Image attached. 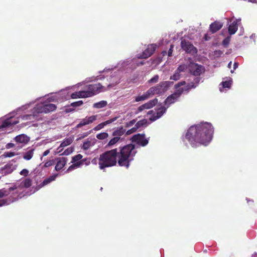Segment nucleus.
Returning a JSON list of instances; mask_svg holds the SVG:
<instances>
[{
    "label": "nucleus",
    "instance_id": "obj_1",
    "mask_svg": "<svg viewBox=\"0 0 257 257\" xmlns=\"http://www.w3.org/2000/svg\"><path fill=\"white\" fill-rule=\"evenodd\" d=\"M119 152L116 148L107 151L100 155L99 168L104 170L106 168L114 166L117 163L120 167L128 168L131 162L134 160L137 152L133 144H128L119 147Z\"/></svg>",
    "mask_w": 257,
    "mask_h": 257
},
{
    "label": "nucleus",
    "instance_id": "obj_2",
    "mask_svg": "<svg viewBox=\"0 0 257 257\" xmlns=\"http://www.w3.org/2000/svg\"><path fill=\"white\" fill-rule=\"evenodd\" d=\"M213 133L212 125L208 122L191 126L188 130L185 138L192 147L200 145L206 146L211 141Z\"/></svg>",
    "mask_w": 257,
    "mask_h": 257
},
{
    "label": "nucleus",
    "instance_id": "obj_3",
    "mask_svg": "<svg viewBox=\"0 0 257 257\" xmlns=\"http://www.w3.org/2000/svg\"><path fill=\"white\" fill-rule=\"evenodd\" d=\"M200 77H197L194 79L193 81L187 84H186L185 81L183 80L176 84L174 87L178 91H182V93L184 92L188 93L191 89L197 87L200 81Z\"/></svg>",
    "mask_w": 257,
    "mask_h": 257
},
{
    "label": "nucleus",
    "instance_id": "obj_4",
    "mask_svg": "<svg viewBox=\"0 0 257 257\" xmlns=\"http://www.w3.org/2000/svg\"><path fill=\"white\" fill-rule=\"evenodd\" d=\"M173 83V82L169 81H162L156 85L150 87L149 90L152 96L156 94L161 95L165 93Z\"/></svg>",
    "mask_w": 257,
    "mask_h": 257
},
{
    "label": "nucleus",
    "instance_id": "obj_5",
    "mask_svg": "<svg viewBox=\"0 0 257 257\" xmlns=\"http://www.w3.org/2000/svg\"><path fill=\"white\" fill-rule=\"evenodd\" d=\"M86 88L85 91L89 97L103 91L104 87L100 83H97L88 85Z\"/></svg>",
    "mask_w": 257,
    "mask_h": 257
},
{
    "label": "nucleus",
    "instance_id": "obj_6",
    "mask_svg": "<svg viewBox=\"0 0 257 257\" xmlns=\"http://www.w3.org/2000/svg\"><path fill=\"white\" fill-rule=\"evenodd\" d=\"M188 69L191 74L195 76H200L205 71L204 66L195 63H190Z\"/></svg>",
    "mask_w": 257,
    "mask_h": 257
},
{
    "label": "nucleus",
    "instance_id": "obj_7",
    "mask_svg": "<svg viewBox=\"0 0 257 257\" xmlns=\"http://www.w3.org/2000/svg\"><path fill=\"white\" fill-rule=\"evenodd\" d=\"M57 108L55 104L48 103L45 104L37 105L35 107V111L37 113H47L54 111Z\"/></svg>",
    "mask_w": 257,
    "mask_h": 257
},
{
    "label": "nucleus",
    "instance_id": "obj_8",
    "mask_svg": "<svg viewBox=\"0 0 257 257\" xmlns=\"http://www.w3.org/2000/svg\"><path fill=\"white\" fill-rule=\"evenodd\" d=\"M131 141L133 143H136L138 145L143 147L147 146L149 143L148 139H145V135L144 134H137L134 135Z\"/></svg>",
    "mask_w": 257,
    "mask_h": 257
},
{
    "label": "nucleus",
    "instance_id": "obj_9",
    "mask_svg": "<svg viewBox=\"0 0 257 257\" xmlns=\"http://www.w3.org/2000/svg\"><path fill=\"white\" fill-rule=\"evenodd\" d=\"M157 48L156 44L149 45L147 49L141 54L138 55L139 59H147L152 56L155 51Z\"/></svg>",
    "mask_w": 257,
    "mask_h": 257
},
{
    "label": "nucleus",
    "instance_id": "obj_10",
    "mask_svg": "<svg viewBox=\"0 0 257 257\" xmlns=\"http://www.w3.org/2000/svg\"><path fill=\"white\" fill-rule=\"evenodd\" d=\"M182 49L187 53L195 54L197 53L196 48L189 41L183 40L181 42Z\"/></svg>",
    "mask_w": 257,
    "mask_h": 257
},
{
    "label": "nucleus",
    "instance_id": "obj_11",
    "mask_svg": "<svg viewBox=\"0 0 257 257\" xmlns=\"http://www.w3.org/2000/svg\"><path fill=\"white\" fill-rule=\"evenodd\" d=\"M182 94V91H178L176 89V91L173 94L168 96L165 99L164 101L165 104L167 105V107H168L170 104L176 102Z\"/></svg>",
    "mask_w": 257,
    "mask_h": 257
},
{
    "label": "nucleus",
    "instance_id": "obj_12",
    "mask_svg": "<svg viewBox=\"0 0 257 257\" xmlns=\"http://www.w3.org/2000/svg\"><path fill=\"white\" fill-rule=\"evenodd\" d=\"M97 117V115H91L88 117L86 116L81 119L80 122L76 126V128H80L83 126L91 124L96 120Z\"/></svg>",
    "mask_w": 257,
    "mask_h": 257
},
{
    "label": "nucleus",
    "instance_id": "obj_13",
    "mask_svg": "<svg viewBox=\"0 0 257 257\" xmlns=\"http://www.w3.org/2000/svg\"><path fill=\"white\" fill-rule=\"evenodd\" d=\"M55 161H56V164L55 167V170L56 171H59L62 169L66 165L67 159L65 157L57 158L55 159Z\"/></svg>",
    "mask_w": 257,
    "mask_h": 257
},
{
    "label": "nucleus",
    "instance_id": "obj_14",
    "mask_svg": "<svg viewBox=\"0 0 257 257\" xmlns=\"http://www.w3.org/2000/svg\"><path fill=\"white\" fill-rule=\"evenodd\" d=\"M19 186L17 185H14L10 187L8 189H0V198L9 195L12 191H16V193H18L17 189Z\"/></svg>",
    "mask_w": 257,
    "mask_h": 257
},
{
    "label": "nucleus",
    "instance_id": "obj_15",
    "mask_svg": "<svg viewBox=\"0 0 257 257\" xmlns=\"http://www.w3.org/2000/svg\"><path fill=\"white\" fill-rule=\"evenodd\" d=\"M13 117H9L2 121V124L0 125V129L4 130L5 128L10 127L13 125L17 124L19 122L18 120H13Z\"/></svg>",
    "mask_w": 257,
    "mask_h": 257
},
{
    "label": "nucleus",
    "instance_id": "obj_16",
    "mask_svg": "<svg viewBox=\"0 0 257 257\" xmlns=\"http://www.w3.org/2000/svg\"><path fill=\"white\" fill-rule=\"evenodd\" d=\"M166 108L164 106H161L157 110L156 114L154 113L151 117L150 118V120L151 121H154L156 120L157 119L160 118L164 113L166 112Z\"/></svg>",
    "mask_w": 257,
    "mask_h": 257
},
{
    "label": "nucleus",
    "instance_id": "obj_17",
    "mask_svg": "<svg viewBox=\"0 0 257 257\" xmlns=\"http://www.w3.org/2000/svg\"><path fill=\"white\" fill-rule=\"evenodd\" d=\"M240 21V20L236 19L229 25L228 29L229 35H232L236 33L238 30Z\"/></svg>",
    "mask_w": 257,
    "mask_h": 257
},
{
    "label": "nucleus",
    "instance_id": "obj_18",
    "mask_svg": "<svg viewBox=\"0 0 257 257\" xmlns=\"http://www.w3.org/2000/svg\"><path fill=\"white\" fill-rule=\"evenodd\" d=\"M223 26V24L218 21L212 23L209 26V30L212 34H214L219 31Z\"/></svg>",
    "mask_w": 257,
    "mask_h": 257
},
{
    "label": "nucleus",
    "instance_id": "obj_19",
    "mask_svg": "<svg viewBox=\"0 0 257 257\" xmlns=\"http://www.w3.org/2000/svg\"><path fill=\"white\" fill-rule=\"evenodd\" d=\"M117 119L116 117H113L112 118H111L109 120H107L106 121H105L103 122H101L96 125L95 127L93 128V130L97 131H99L102 128H103L105 125L109 124L113 122H114L115 120H116Z\"/></svg>",
    "mask_w": 257,
    "mask_h": 257
},
{
    "label": "nucleus",
    "instance_id": "obj_20",
    "mask_svg": "<svg viewBox=\"0 0 257 257\" xmlns=\"http://www.w3.org/2000/svg\"><path fill=\"white\" fill-rule=\"evenodd\" d=\"M58 174H53L50 176H49L48 178L44 179L43 181L39 185L40 187H43L44 186L48 184L49 183H51V182L54 181L56 177L58 176Z\"/></svg>",
    "mask_w": 257,
    "mask_h": 257
},
{
    "label": "nucleus",
    "instance_id": "obj_21",
    "mask_svg": "<svg viewBox=\"0 0 257 257\" xmlns=\"http://www.w3.org/2000/svg\"><path fill=\"white\" fill-rule=\"evenodd\" d=\"M71 97L73 99H76L77 98H86L88 97L85 90L83 91H79L73 93L71 95Z\"/></svg>",
    "mask_w": 257,
    "mask_h": 257
},
{
    "label": "nucleus",
    "instance_id": "obj_22",
    "mask_svg": "<svg viewBox=\"0 0 257 257\" xmlns=\"http://www.w3.org/2000/svg\"><path fill=\"white\" fill-rule=\"evenodd\" d=\"M15 140L17 143L26 144L29 142V139L26 135L22 134L16 137Z\"/></svg>",
    "mask_w": 257,
    "mask_h": 257
},
{
    "label": "nucleus",
    "instance_id": "obj_23",
    "mask_svg": "<svg viewBox=\"0 0 257 257\" xmlns=\"http://www.w3.org/2000/svg\"><path fill=\"white\" fill-rule=\"evenodd\" d=\"M152 94L150 93L149 90L148 89L146 92L144 93V94L141 96H138L136 97L135 100L136 102H139L142 100H144L147 99L152 96Z\"/></svg>",
    "mask_w": 257,
    "mask_h": 257
},
{
    "label": "nucleus",
    "instance_id": "obj_24",
    "mask_svg": "<svg viewBox=\"0 0 257 257\" xmlns=\"http://www.w3.org/2000/svg\"><path fill=\"white\" fill-rule=\"evenodd\" d=\"M37 114L38 113L35 111V108L33 114L24 115L22 116V118L23 120H31L33 121L34 119H35V117L37 116Z\"/></svg>",
    "mask_w": 257,
    "mask_h": 257
},
{
    "label": "nucleus",
    "instance_id": "obj_25",
    "mask_svg": "<svg viewBox=\"0 0 257 257\" xmlns=\"http://www.w3.org/2000/svg\"><path fill=\"white\" fill-rule=\"evenodd\" d=\"M125 132V130L123 128V127H121L118 128L117 130L114 131L112 133V136L115 137H120L122 135H123Z\"/></svg>",
    "mask_w": 257,
    "mask_h": 257
},
{
    "label": "nucleus",
    "instance_id": "obj_26",
    "mask_svg": "<svg viewBox=\"0 0 257 257\" xmlns=\"http://www.w3.org/2000/svg\"><path fill=\"white\" fill-rule=\"evenodd\" d=\"M34 155V149L27 151L23 155V158L26 160H30Z\"/></svg>",
    "mask_w": 257,
    "mask_h": 257
},
{
    "label": "nucleus",
    "instance_id": "obj_27",
    "mask_svg": "<svg viewBox=\"0 0 257 257\" xmlns=\"http://www.w3.org/2000/svg\"><path fill=\"white\" fill-rule=\"evenodd\" d=\"M112 139H111L108 144L106 145V147L107 148H110L112 147L113 145H114L116 143L118 142V141L120 140V137H115Z\"/></svg>",
    "mask_w": 257,
    "mask_h": 257
},
{
    "label": "nucleus",
    "instance_id": "obj_28",
    "mask_svg": "<svg viewBox=\"0 0 257 257\" xmlns=\"http://www.w3.org/2000/svg\"><path fill=\"white\" fill-rule=\"evenodd\" d=\"M32 181L30 178H26L21 182V185L26 188H28L32 185Z\"/></svg>",
    "mask_w": 257,
    "mask_h": 257
},
{
    "label": "nucleus",
    "instance_id": "obj_29",
    "mask_svg": "<svg viewBox=\"0 0 257 257\" xmlns=\"http://www.w3.org/2000/svg\"><path fill=\"white\" fill-rule=\"evenodd\" d=\"M147 119H143L141 120H139L138 121L136 124L135 126H136L138 130L141 127L146 126L147 125Z\"/></svg>",
    "mask_w": 257,
    "mask_h": 257
},
{
    "label": "nucleus",
    "instance_id": "obj_30",
    "mask_svg": "<svg viewBox=\"0 0 257 257\" xmlns=\"http://www.w3.org/2000/svg\"><path fill=\"white\" fill-rule=\"evenodd\" d=\"M73 142V139L71 138H66L61 143L60 145V148H63L66 147L69 145H70Z\"/></svg>",
    "mask_w": 257,
    "mask_h": 257
},
{
    "label": "nucleus",
    "instance_id": "obj_31",
    "mask_svg": "<svg viewBox=\"0 0 257 257\" xmlns=\"http://www.w3.org/2000/svg\"><path fill=\"white\" fill-rule=\"evenodd\" d=\"M107 105V102L104 100L100 101L98 102L95 103L93 104V107L96 108H101L105 107Z\"/></svg>",
    "mask_w": 257,
    "mask_h": 257
},
{
    "label": "nucleus",
    "instance_id": "obj_32",
    "mask_svg": "<svg viewBox=\"0 0 257 257\" xmlns=\"http://www.w3.org/2000/svg\"><path fill=\"white\" fill-rule=\"evenodd\" d=\"M14 200H11L10 198L1 199L0 200V207L9 205Z\"/></svg>",
    "mask_w": 257,
    "mask_h": 257
},
{
    "label": "nucleus",
    "instance_id": "obj_33",
    "mask_svg": "<svg viewBox=\"0 0 257 257\" xmlns=\"http://www.w3.org/2000/svg\"><path fill=\"white\" fill-rule=\"evenodd\" d=\"M180 77H181L180 73H179L178 71L176 70L174 74L172 76H170V79L177 81L180 78Z\"/></svg>",
    "mask_w": 257,
    "mask_h": 257
},
{
    "label": "nucleus",
    "instance_id": "obj_34",
    "mask_svg": "<svg viewBox=\"0 0 257 257\" xmlns=\"http://www.w3.org/2000/svg\"><path fill=\"white\" fill-rule=\"evenodd\" d=\"M108 137V134L107 133L103 132L96 135V138L98 140H104Z\"/></svg>",
    "mask_w": 257,
    "mask_h": 257
},
{
    "label": "nucleus",
    "instance_id": "obj_35",
    "mask_svg": "<svg viewBox=\"0 0 257 257\" xmlns=\"http://www.w3.org/2000/svg\"><path fill=\"white\" fill-rule=\"evenodd\" d=\"M232 80L225 81L221 82V84L222 85L223 88H230L232 84Z\"/></svg>",
    "mask_w": 257,
    "mask_h": 257
},
{
    "label": "nucleus",
    "instance_id": "obj_36",
    "mask_svg": "<svg viewBox=\"0 0 257 257\" xmlns=\"http://www.w3.org/2000/svg\"><path fill=\"white\" fill-rule=\"evenodd\" d=\"M150 108H151L150 107V105H149L148 102H147V103L140 106L138 108V111L139 112H141L144 109H150Z\"/></svg>",
    "mask_w": 257,
    "mask_h": 257
},
{
    "label": "nucleus",
    "instance_id": "obj_37",
    "mask_svg": "<svg viewBox=\"0 0 257 257\" xmlns=\"http://www.w3.org/2000/svg\"><path fill=\"white\" fill-rule=\"evenodd\" d=\"M82 155L81 154H77L72 158L71 163H74L75 162L79 161L82 160Z\"/></svg>",
    "mask_w": 257,
    "mask_h": 257
},
{
    "label": "nucleus",
    "instance_id": "obj_38",
    "mask_svg": "<svg viewBox=\"0 0 257 257\" xmlns=\"http://www.w3.org/2000/svg\"><path fill=\"white\" fill-rule=\"evenodd\" d=\"M92 146L91 141H87L83 142L82 148L84 150H87Z\"/></svg>",
    "mask_w": 257,
    "mask_h": 257
},
{
    "label": "nucleus",
    "instance_id": "obj_39",
    "mask_svg": "<svg viewBox=\"0 0 257 257\" xmlns=\"http://www.w3.org/2000/svg\"><path fill=\"white\" fill-rule=\"evenodd\" d=\"M188 67L185 64H181L179 66L176 70L178 71L179 73L184 72L187 69Z\"/></svg>",
    "mask_w": 257,
    "mask_h": 257
},
{
    "label": "nucleus",
    "instance_id": "obj_40",
    "mask_svg": "<svg viewBox=\"0 0 257 257\" xmlns=\"http://www.w3.org/2000/svg\"><path fill=\"white\" fill-rule=\"evenodd\" d=\"M159 76L158 75H155L153 77L148 80L149 83H156L158 82Z\"/></svg>",
    "mask_w": 257,
    "mask_h": 257
},
{
    "label": "nucleus",
    "instance_id": "obj_41",
    "mask_svg": "<svg viewBox=\"0 0 257 257\" xmlns=\"http://www.w3.org/2000/svg\"><path fill=\"white\" fill-rule=\"evenodd\" d=\"M87 160V159H82L79 161H78V162H75L74 163H73V164L75 165V167L76 168L80 167L81 165H82L84 163V161H86Z\"/></svg>",
    "mask_w": 257,
    "mask_h": 257
},
{
    "label": "nucleus",
    "instance_id": "obj_42",
    "mask_svg": "<svg viewBox=\"0 0 257 257\" xmlns=\"http://www.w3.org/2000/svg\"><path fill=\"white\" fill-rule=\"evenodd\" d=\"M148 103L150 105V107L151 108H152L153 107H154L158 102V99L157 98H154L152 100H151L150 101H149L148 102Z\"/></svg>",
    "mask_w": 257,
    "mask_h": 257
},
{
    "label": "nucleus",
    "instance_id": "obj_43",
    "mask_svg": "<svg viewBox=\"0 0 257 257\" xmlns=\"http://www.w3.org/2000/svg\"><path fill=\"white\" fill-rule=\"evenodd\" d=\"M83 103V101L79 100L71 103L70 105L73 107L80 106Z\"/></svg>",
    "mask_w": 257,
    "mask_h": 257
},
{
    "label": "nucleus",
    "instance_id": "obj_44",
    "mask_svg": "<svg viewBox=\"0 0 257 257\" xmlns=\"http://www.w3.org/2000/svg\"><path fill=\"white\" fill-rule=\"evenodd\" d=\"M15 156V153L12 152H6L3 154V156L6 158H11Z\"/></svg>",
    "mask_w": 257,
    "mask_h": 257
},
{
    "label": "nucleus",
    "instance_id": "obj_45",
    "mask_svg": "<svg viewBox=\"0 0 257 257\" xmlns=\"http://www.w3.org/2000/svg\"><path fill=\"white\" fill-rule=\"evenodd\" d=\"M136 122V120L134 119L127 122H126L125 124V126L126 127H130L133 126Z\"/></svg>",
    "mask_w": 257,
    "mask_h": 257
},
{
    "label": "nucleus",
    "instance_id": "obj_46",
    "mask_svg": "<svg viewBox=\"0 0 257 257\" xmlns=\"http://www.w3.org/2000/svg\"><path fill=\"white\" fill-rule=\"evenodd\" d=\"M137 130H138V128H137L136 126L135 125L134 127H133L131 129L128 130L126 132V134L127 135H131V134H133V133L136 132Z\"/></svg>",
    "mask_w": 257,
    "mask_h": 257
},
{
    "label": "nucleus",
    "instance_id": "obj_47",
    "mask_svg": "<svg viewBox=\"0 0 257 257\" xmlns=\"http://www.w3.org/2000/svg\"><path fill=\"white\" fill-rule=\"evenodd\" d=\"M20 174L22 175V176H27L28 174H29V171L26 169H23L20 173Z\"/></svg>",
    "mask_w": 257,
    "mask_h": 257
},
{
    "label": "nucleus",
    "instance_id": "obj_48",
    "mask_svg": "<svg viewBox=\"0 0 257 257\" xmlns=\"http://www.w3.org/2000/svg\"><path fill=\"white\" fill-rule=\"evenodd\" d=\"M73 151V149L72 148H68L66 149L63 153L62 155H69L70 154H71Z\"/></svg>",
    "mask_w": 257,
    "mask_h": 257
},
{
    "label": "nucleus",
    "instance_id": "obj_49",
    "mask_svg": "<svg viewBox=\"0 0 257 257\" xmlns=\"http://www.w3.org/2000/svg\"><path fill=\"white\" fill-rule=\"evenodd\" d=\"M54 160H50L49 161L46 162L44 164L45 167H48L51 166L54 164Z\"/></svg>",
    "mask_w": 257,
    "mask_h": 257
},
{
    "label": "nucleus",
    "instance_id": "obj_50",
    "mask_svg": "<svg viewBox=\"0 0 257 257\" xmlns=\"http://www.w3.org/2000/svg\"><path fill=\"white\" fill-rule=\"evenodd\" d=\"M76 168L75 167V165L73 164L68 167V168L67 169V170L66 171V173H68V172L74 170Z\"/></svg>",
    "mask_w": 257,
    "mask_h": 257
},
{
    "label": "nucleus",
    "instance_id": "obj_51",
    "mask_svg": "<svg viewBox=\"0 0 257 257\" xmlns=\"http://www.w3.org/2000/svg\"><path fill=\"white\" fill-rule=\"evenodd\" d=\"M173 48H174V45L171 44L170 45V49H169V50L168 51V56H172V52H173Z\"/></svg>",
    "mask_w": 257,
    "mask_h": 257
},
{
    "label": "nucleus",
    "instance_id": "obj_52",
    "mask_svg": "<svg viewBox=\"0 0 257 257\" xmlns=\"http://www.w3.org/2000/svg\"><path fill=\"white\" fill-rule=\"evenodd\" d=\"M92 163L94 165L98 164L99 165V158H94L91 161Z\"/></svg>",
    "mask_w": 257,
    "mask_h": 257
},
{
    "label": "nucleus",
    "instance_id": "obj_53",
    "mask_svg": "<svg viewBox=\"0 0 257 257\" xmlns=\"http://www.w3.org/2000/svg\"><path fill=\"white\" fill-rule=\"evenodd\" d=\"M229 42V38H225L223 40L222 43L224 45H227Z\"/></svg>",
    "mask_w": 257,
    "mask_h": 257
},
{
    "label": "nucleus",
    "instance_id": "obj_54",
    "mask_svg": "<svg viewBox=\"0 0 257 257\" xmlns=\"http://www.w3.org/2000/svg\"><path fill=\"white\" fill-rule=\"evenodd\" d=\"M15 146V145L13 143H9L7 144L6 146L7 149H10L13 148Z\"/></svg>",
    "mask_w": 257,
    "mask_h": 257
},
{
    "label": "nucleus",
    "instance_id": "obj_55",
    "mask_svg": "<svg viewBox=\"0 0 257 257\" xmlns=\"http://www.w3.org/2000/svg\"><path fill=\"white\" fill-rule=\"evenodd\" d=\"M211 39V37H209L207 34H205L204 36V39L205 40V41H208L210 39Z\"/></svg>",
    "mask_w": 257,
    "mask_h": 257
},
{
    "label": "nucleus",
    "instance_id": "obj_56",
    "mask_svg": "<svg viewBox=\"0 0 257 257\" xmlns=\"http://www.w3.org/2000/svg\"><path fill=\"white\" fill-rule=\"evenodd\" d=\"M50 153L49 150H46L43 154V156H46L48 155Z\"/></svg>",
    "mask_w": 257,
    "mask_h": 257
},
{
    "label": "nucleus",
    "instance_id": "obj_57",
    "mask_svg": "<svg viewBox=\"0 0 257 257\" xmlns=\"http://www.w3.org/2000/svg\"><path fill=\"white\" fill-rule=\"evenodd\" d=\"M238 64L236 62H235L233 64V68H234V69H235L236 68L238 67Z\"/></svg>",
    "mask_w": 257,
    "mask_h": 257
},
{
    "label": "nucleus",
    "instance_id": "obj_58",
    "mask_svg": "<svg viewBox=\"0 0 257 257\" xmlns=\"http://www.w3.org/2000/svg\"><path fill=\"white\" fill-rule=\"evenodd\" d=\"M74 110V109H73V108H66V111L67 112H69L73 111Z\"/></svg>",
    "mask_w": 257,
    "mask_h": 257
},
{
    "label": "nucleus",
    "instance_id": "obj_59",
    "mask_svg": "<svg viewBox=\"0 0 257 257\" xmlns=\"http://www.w3.org/2000/svg\"><path fill=\"white\" fill-rule=\"evenodd\" d=\"M84 163H85L86 165H88L90 164V162L89 161H87V160H86V161H84Z\"/></svg>",
    "mask_w": 257,
    "mask_h": 257
},
{
    "label": "nucleus",
    "instance_id": "obj_60",
    "mask_svg": "<svg viewBox=\"0 0 257 257\" xmlns=\"http://www.w3.org/2000/svg\"><path fill=\"white\" fill-rule=\"evenodd\" d=\"M162 55L163 56H165L167 55V51H164L162 52Z\"/></svg>",
    "mask_w": 257,
    "mask_h": 257
},
{
    "label": "nucleus",
    "instance_id": "obj_61",
    "mask_svg": "<svg viewBox=\"0 0 257 257\" xmlns=\"http://www.w3.org/2000/svg\"><path fill=\"white\" fill-rule=\"evenodd\" d=\"M144 62L143 61H142L141 62H140L138 64V66H140V65H143L144 64Z\"/></svg>",
    "mask_w": 257,
    "mask_h": 257
},
{
    "label": "nucleus",
    "instance_id": "obj_62",
    "mask_svg": "<svg viewBox=\"0 0 257 257\" xmlns=\"http://www.w3.org/2000/svg\"><path fill=\"white\" fill-rule=\"evenodd\" d=\"M215 53V54H216L217 53H218L219 54H222V52L220 50L216 51Z\"/></svg>",
    "mask_w": 257,
    "mask_h": 257
},
{
    "label": "nucleus",
    "instance_id": "obj_63",
    "mask_svg": "<svg viewBox=\"0 0 257 257\" xmlns=\"http://www.w3.org/2000/svg\"><path fill=\"white\" fill-rule=\"evenodd\" d=\"M90 133L89 132V133H85V135H84V136L83 137H87Z\"/></svg>",
    "mask_w": 257,
    "mask_h": 257
},
{
    "label": "nucleus",
    "instance_id": "obj_64",
    "mask_svg": "<svg viewBox=\"0 0 257 257\" xmlns=\"http://www.w3.org/2000/svg\"><path fill=\"white\" fill-rule=\"evenodd\" d=\"M153 110H150V111H149L148 112V114H151L153 113Z\"/></svg>",
    "mask_w": 257,
    "mask_h": 257
}]
</instances>
